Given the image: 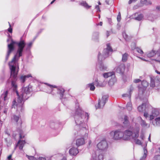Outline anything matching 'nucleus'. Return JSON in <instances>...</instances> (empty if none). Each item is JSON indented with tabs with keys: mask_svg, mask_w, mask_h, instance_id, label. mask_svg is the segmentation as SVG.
Here are the masks:
<instances>
[{
	"mask_svg": "<svg viewBox=\"0 0 160 160\" xmlns=\"http://www.w3.org/2000/svg\"><path fill=\"white\" fill-rule=\"evenodd\" d=\"M16 44L18 48L16 54L14 56L12 61L9 62L8 64L11 72V78L12 87L14 91H16L18 98L17 99V102L15 100L13 101L12 108H23L22 102L23 100H27L31 96L30 93L32 90L31 88L28 86L23 88L22 92L20 95L17 91V86L15 81L17 79V75L18 72L19 67L18 65V62L19 58L22 55V52L24 48L26 45L25 41L22 39L18 42L12 40L10 44L11 46L13 47L14 49V44Z\"/></svg>",
	"mask_w": 160,
	"mask_h": 160,
	"instance_id": "obj_1",
	"label": "nucleus"
},
{
	"mask_svg": "<svg viewBox=\"0 0 160 160\" xmlns=\"http://www.w3.org/2000/svg\"><path fill=\"white\" fill-rule=\"evenodd\" d=\"M75 112L74 118L76 127H82L84 125L86 126L84 121H88L89 118V115L88 113L84 112L80 107L79 103H76L75 108Z\"/></svg>",
	"mask_w": 160,
	"mask_h": 160,
	"instance_id": "obj_2",
	"label": "nucleus"
},
{
	"mask_svg": "<svg viewBox=\"0 0 160 160\" xmlns=\"http://www.w3.org/2000/svg\"><path fill=\"white\" fill-rule=\"evenodd\" d=\"M76 128H79L80 130L77 133V135L81 136L82 138L77 139L76 140V145L79 147L85 143V140L87 139L88 137V131L86 126L84 125L82 127H78Z\"/></svg>",
	"mask_w": 160,
	"mask_h": 160,
	"instance_id": "obj_3",
	"label": "nucleus"
},
{
	"mask_svg": "<svg viewBox=\"0 0 160 160\" xmlns=\"http://www.w3.org/2000/svg\"><path fill=\"white\" fill-rule=\"evenodd\" d=\"M139 128H136L132 131L129 130H126L123 132V140L125 141L129 140L131 139H134L135 138H138L139 136Z\"/></svg>",
	"mask_w": 160,
	"mask_h": 160,
	"instance_id": "obj_4",
	"label": "nucleus"
},
{
	"mask_svg": "<svg viewBox=\"0 0 160 160\" xmlns=\"http://www.w3.org/2000/svg\"><path fill=\"white\" fill-rule=\"evenodd\" d=\"M112 49L110 46V43L107 44V48L104 49L103 52V56L100 53H99L98 55V62H102V61L104 60L105 58L108 57L112 52Z\"/></svg>",
	"mask_w": 160,
	"mask_h": 160,
	"instance_id": "obj_5",
	"label": "nucleus"
},
{
	"mask_svg": "<svg viewBox=\"0 0 160 160\" xmlns=\"http://www.w3.org/2000/svg\"><path fill=\"white\" fill-rule=\"evenodd\" d=\"M48 86L45 88L46 92L48 93H51L53 94L52 91L54 90V88L57 89L58 90V93H59L60 95V98L61 99L63 97V93L64 92V90L63 88H57V87L56 86H52L48 84H47Z\"/></svg>",
	"mask_w": 160,
	"mask_h": 160,
	"instance_id": "obj_6",
	"label": "nucleus"
},
{
	"mask_svg": "<svg viewBox=\"0 0 160 160\" xmlns=\"http://www.w3.org/2000/svg\"><path fill=\"white\" fill-rule=\"evenodd\" d=\"M111 137L114 140H123V132L119 129L112 131L110 133Z\"/></svg>",
	"mask_w": 160,
	"mask_h": 160,
	"instance_id": "obj_7",
	"label": "nucleus"
},
{
	"mask_svg": "<svg viewBox=\"0 0 160 160\" xmlns=\"http://www.w3.org/2000/svg\"><path fill=\"white\" fill-rule=\"evenodd\" d=\"M108 98V96L105 95L102 97L101 99H99L98 104L95 105L96 109L102 108L104 106Z\"/></svg>",
	"mask_w": 160,
	"mask_h": 160,
	"instance_id": "obj_8",
	"label": "nucleus"
},
{
	"mask_svg": "<svg viewBox=\"0 0 160 160\" xmlns=\"http://www.w3.org/2000/svg\"><path fill=\"white\" fill-rule=\"evenodd\" d=\"M97 147L99 150L102 151H104L107 149L108 145L106 140H102L97 145Z\"/></svg>",
	"mask_w": 160,
	"mask_h": 160,
	"instance_id": "obj_9",
	"label": "nucleus"
},
{
	"mask_svg": "<svg viewBox=\"0 0 160 160\" xmlns=\"http://www.w3.org/2000/svg\"><path fill=\"white\" fill-rule=\"evenodd\" d=\"M11 121L13 122H15L17 124L20 125L22 124L20 116L19 115H13L11 117Z\"/></svg>",
	"mask_w": 160,
	"mask_h": 160,
	"instance_id": "obj_10",
	"label": "nucleus"
},
{
	"mask_svg": "<svg viewBox=\"0 0 160 160\" xmlns=\"http://www.w3.org/2000/svg\"><path fill=\"white\" fill-rule=\"evenodd\" d=\"M8 94V91L4 92L1 95L0 97V103L4 104L5 102L7 99V96Z\"/></svg>",
	"mask_w": 160,
	"mask_h": 160,
	"instance_id": "obj_11",
	"label": "nucleus"
},
{
	"mask_svg": "<svg viewBox=\"0 0 160 160\" xmlns=\"http://www.w3.org/2000/svg\"><path fill=\"white\" fill-rule=\"evenodd\" d=\"M159 114V112L157 109H154L152 111V114L149 116V120H152L154 118L157 117Z\"/></svg>",
	"mask_w": 160,
	"mask_h": 160,
	"instance_id": "obj_12",
	"label": "nucleus"
},
{
	"mask_svg": "<svg viewBox=\"0 0 160 160\" xmlns=\"http://www.w3.org/2000/svg\"><path fill=\"white\" fill-rule=\"evenodd\" d=\"M144 17L143 14L140 12H136L134 14V18L135 20L138 21H140L142 20Z\"/></svg>",
	"mask_w": 160,
	"mask_h": 160,
	"instance_id": "obj_13",
	"label": "nucleus"
},
{
	"mask_svg": "<svg viewBox=\"0 0 160 160\" xmlns=\"http://www.w3.org/2000/svg\"><path fill=\"white\" fill-rule=\"evenodd\" d=\"M125 66L123 64H121L118 66L116 69V71L118 73L122 74L124 72Z\"/></svg>",
	"mask_w": 160,
	"mask_h": 160,
	"instance_id": "obj_14",
	"label": "nucleus"
},
{
	"mask_svg": "<svg viewBox=\"0 0 160 160\" xmlns=\"http://www.w3.org/2000/svg\"><path fill=\"white\" fill-rule=\"evenodd\" d=\"M13 51V47L11 46V45H8V51L5 58L6 61L8 60L10 53Z\"/></svg>",
	"mask_w": 160,
	"mask_h": 160,
	"instance_id": "obj_15",
	"label": "nucleus"
},
{
	"mask_svg": "<svg viewBox=\"0 0 160 160\" xmlns=\"http://www.w3.org/2000/svg\"><path fill=\"white\" fill-rule=\"evenodd\" d=\"M96 153H93L92 155V158L93 160H102L104 157L102 154H100L98 155V157H97Z\"/></svg>",
	"mask_w": 160,
	"mask_h": 160,
	"instance_id": "obj_16",
	"label": "nucleus"
},
{
	"mask_svg": "<svg viewBox=\"0 0 160 160\" xmlns=\"http://www.w3.org/2000/svg\"><path fill=\"white\" fill-rule=\"evenodd\" d=\"M25 143V141L19 140L15 147L14 149H16L17 147L18 146L19 149L20 150H22Z\"/></svg>",
	"mask_w": 160,
	"mask_h": 160,
	"instance_id": "obj_17",
	"label": "nucleus"
},
{
	"mask_svg": "<svg viewBox=\"0 0 160 160\" xmlns=\"http://www.w3.org/2000/svg\"><path fill=\"white\" fill-rule=\"evenodd\" d=\"M69 153L72 155L75 156L78 153V151L77 148L72 147L69 150Z\"/></svg>",
	"mask_w": 160,
	"mask_h": 160,
	"instance_id": "obj_18",
	"label": "nucleus"
},
{
	"mask_svg": "<svg viewBox=\"0 0 160 160\" xmlns=\"http://www.w3.org/2000/svg\"><path fill=\"white\" fill-rule=\"evenodd\" d=\"M116 82V79L115 78V75L112 76L111 78L109 80L108 82V84L109 86H112Z\"/></svg>",
	"mask_w": 160,
	"mask_h": 160,
	"instance_id": "obj_19",
	"label": "nucleus"
},
{
	"mask_svg": "<svg viewBox=\"0 0 160 160\" xmlns=\"http://www.w3.org/2000/svg\"><path fill=\"white\" fill-rule=\"evenodd\" d=\"M122 121L123 122V123L124 124L125 127H127L129 125V122L128 120V117L127 116L125 115L124 118H122Z\"/></svg>",
	"mask_w": 160,
	"mask_h": 160,
	"instance_id": "obj_20",
	"label": "nucleus"
},
{
	"mask_svg": "<svg viewBox=\"0 0 160 160\" xmlns=\"http://www.w3.org/2000/svg\"><path fill=\"white\" fill-rule=\"evenodd\" d=\"M97 66L99 67V69L101 71H104L107 68V67L105 66L102 62H98Z\"/></svg>",
	"mask_w": 160,
	"mask_h": 160,
	"instance_id": "obj_21",
	"label": "nucleus"
},
{
	"mask_svg": "<svg viewBox=\"0 0 160 160\" xmlns=\"http://www.w3.org/2000/svg\"><path fill=\"white\" fill-rule=\"evenodd\" d=\"M32 77L31 74H29L21 76L20 78V79L21 82H24L25 81L26 78Z\"/></svg>",
	"mask_w": 160,
	"mask_h": 160,
	"instance_id": "obj_22",
	"label": "nucleus"
},
{
	"mask_svg": "<svg viewBox=\"0 0 160 160\" xmlns=\"http://www.w3.org/2000/svg\"><path fill=\"white\" fill-rule=\"evenodd\" d=\"M152 123L154 126H158L160 124V117H158L155 118V120L152 122Z\"/></svg>",
	"mask_w": 160,
	"mask_h": 160,
	"instance_id": "obj_23",
	"label": "nucleus"
},
{
	"mask_svg": "<svg viewBox=\"0 0 160 160\" xmlns=\"http://www.w3.org/2000/svg\"><path fill=\"white\" fill-rule=\"evenodd\" d=\"M80 5L83 6L87 9H88L91 7V6L88 5L86 1H82L80 3Z\"/></svg>",
	"mask_w": 160,
	"mask_h": 160,
	"instance_id": "obj_24",
	"label": "nucleus"
},
{
	"mask_svg": "<svg viewBox=\"0 0 160 160\" xmlns=\"http://www.w3.org/2000/svg\"><path fill=\"white\" fill-rule=\"evenodd\" d=\"M138 119L141 120L140 124L142 127H149V125H148V124L146 123V122L145 121L142 120V119L141 117H138Z\"/></svg>",
	"mask_w": 160,
	"mask_h": 160,
	"instance_id": "obj_25",
	"label": "nucleus"
},
{
	"mask_svg": "<svg viewBox=\"0 0 160 160\" xmlns=\"http://www.w3.org/2000/svg\"><path fill=\"white\" fill-rule=\"evenodd\" d=\"M114 75V72H113L105 73L103 74V77L105 78H107L110 77H112Z\"/></svg>",
	"mask_w": 160,
	"mask_h": 160,
	"instance_id": "obj_26",
	"label": "nucleus"
},
{
	"mask_svg": "<svg viewBox=\"0 0 160 160\" xmlns=\"http://www.w3.org/2000/svg\"><path fill=\"white\" fill-rule=\"evenodd\" d=\"M92 83L94 86L95 85L98 87H103L105 86V85L102 83H99V82H98L97 79L95 80V81L92 82Z\"/></svg>",
	"mask_w": 160,
	"mask_h": 160,
	"instance_id": "obj_27",
	"label": "nucleus"
},
{
	"mask_svg": "<svg viewBox=\"0 0 160 160\" xmlns=\"http://www.w3.org/2000/svg\"><path fill=\"white\" fill-rule=\"evenodd\" d=\"M132 92L131 90H130L129 92L128 93L124 94L122 95V97H126L128 100L129 101L131 100V92Z\"/></svg>",
	"mask_w": 160,
	"mask_h": 160,
	"instance_id": "obj_28",
	"label": "nucleus"
},
{
	"mask_svg": "<svg viewBox=\"0 0 160 160\" xmlns=\"http://www.w3.org/2000/svg\"><path fill=\"white\" fill-rule=\"evenodd\" d=\"M146 107V104L144 103H142V105L139 106L138 108L139 112H142L144 110Z\"/></svg>",
	"mask_w": 160,
	"mask_h": 160,
	"instance_id": "obj_29",
	"label": "nucleus"
},
{
	"mask_svg": "<svg viewBox=\"0 0 160 160\" xmlns=\"http://www.w3.org/2000/svg\"><path fill=\"white\" fill-rule=\"evenodd\" d=\"M87 87L89 88L90 90L91 91H94L95 89V87L92 83L88 84L87 85Z\"/></svg>",
	"mask_w": 160,
	"mask_h": 160,
	"instance_id": "obj_30",
	"label": "nucleus"
},
{
	"mask_svg": "<svg viewBox=\"0 0 160 160\" xmlns=\"http://www.w3.org/2000/svg\"><path fill=\"white\" fill-rule=\"evenodd\" d=\"M138 138H135L134 139H133L132 140H134L135 143L139 145H142V142L139 139H137Z\"/></svg>",
	"mask_w": 160,
	"mask_h": 160,
	"instance_id": "obj_31",
	"label": "nucleus"
},
{
	"mask_svg": "<svg viewBox=\"0 0 160 160\" xmlns=\"http://www.w3.org/2000/svg\"><path fill=\"white\" fill-rule=\"evenodd\" d=\"M141 3L146 5H150L152 4L151 2L149 0H144L143 1H141Z\"/></svg>",
	"mask_w": 160,
	"mask_h": 160,
	"instance_id": "obj_32",
	"label": "nucleus"
},
{
	"mask_svg": "<svg viewBox=\"0 0 160 160\" xmlns=\"http://www.w3.org/2000/svg\"><path fill=\"white\" fill-rule=\"evenodd\" d=\"M126 108L128 111H130L132 110V104L130 101L127 103Z\"/></svg>",
	"mask_w": 160,
	"mask_h": 160,
	"instance_id": "obj_33",
	"label": "nucleus"
},
{
	"mask_svg": "<svg viewBox=\"0 0 160 160\" xmlns=\"http://www.w3.org/2000/svg\"><path fill=\"white\" fill-rule=\"evenodd\" d=\"M128 53H126L122 55V61L123 62H126L128 58Z\"/></svg>",
	"mask_w": 160,
	"mask_h": 160,
	"instance_id": "obj_34",
	"label": "nucleus"
},
{
	"mask_svg": "<svg viewBox=\"0 0 160 160\" xmlns=\"http://www.w3.org/2000/svg\"><path fill=\"white\" fill-rule=\"evenodd\" d=\"M144 153L143 156L142 157V158L140 159V160H145V158L147 156V151L146 149H144Z\"/></svg>",
	"mask_w": 160,
	"mask_h": 160,
	"instance_id": "obj_35",
	"label": "nucleus"
},
{
	"mask_svg": "<svg viewBox=\"0 0 160 160\" xmlns=\"http://www.w3.org/2000/svg\"><path fill=\"white\" fill-rule=\"evenodd\" d=\"M155 54V51H152L148 54L147 56L148 57H152L154 56Z\"/></svg>",
	"mask_w": 160,
	"mask_h": 160,
	"instance_id": "obj_36",
	"label": "nucleus"
},
{
	"mask_svg": "<svg viewBox=\"0 0 160 160\" xmlns=\"http://www.w3.org/2000/svg\"><path fill=\"white\" fill-rule=\"evenodd\" d=\"M142 85L144 88H146L148 85V83L147 81L143 80L142 82Z\"/></svg>",
	"mask_w": 160,
	"mask_h": 160,
	"instance_id": "obj_37",
	"label": "nucleus"
},
{
	"mask_svg": "<svg viewBox=\"0 0 160 160\" xmlns=\"http://www.w3.org/2000/svg\"><path fill=\"white\" fill-rule=\"evenodd\" d=\"M151 87L153 88L155 86V83L154 79L152 78H151V82L150 84Z\"/></svg>",
	"mask_w": 160,
	"mask_h": 160,
	"instance_id": "obj_38",
	"label": "nucleus"
},
{
	"mask_svg": "<svg viewBox=\"0 0 160 160\" xmlns=\"http://www.w3.org/2000/svg\"><path fill=\"white\" fill-rule=\"evenodd\" d=\"M99 35V33L98 32H94L92 35V38L93 39H97Z\"/></svg>",
	"mask_w": 160,
	"mask_h": 160,
	"instance_id": "obj_39",
	"label": "nucleus"
},
{
	"mask_svg": "<svg viewBox=\"0 0 160 160\" xmlns=\"http://www.w3.org/2000/svg\"><path fill=\"white\" fill-rule=\"evenodd\" d=\"M32 42H30L28 43L27 44V47L26 48L27 50H29L32 47Z\"/></svg>",
	"mask_w": 160,
	"mask_h": 160,
	"instance_id": "obj_40",
	"label": "nucleus"
},
{
	"mask_svg": "<svg viewBox=\"0 0 160 160\" xmlns=\"http://www.w3.org/2000/svg\"><path fill=\"white\" fill-rule=\"evenodd\" d=\"M26 157H27V158L29 160H37L36 158H35L33 156H29L27 155H26Z\"/></svg>",
	"mask_w": 160,
	"mask_h": 160,
	"instance_id": "obj_41",
	"label": "nucleus"
},
{
	"mask_svg": "<svg viewBox=\"0 0 160 160\" xmlns=\"http://www.w3.org/2000/svg\"><path fill=\"white\" fill-rule=\"evenodd\" d=\"M137 52L141 54H143V52L142 50L139 48L137 47L136 48Z\"/></svg>",
	"mask_w": 160,
	"mask_h": 160,
	"instance_id": "obj_42",
	"label": "nucleus"
},
{
	"mask_svg": "<svg viewBox=\"0 0 160 160\" xmlns=\"http://www.w3.org/2000/svg\"><path fill=\"white\" fill-rule=\"evenodd\" d=\"M131 48L132 50H134L136 48V44L134 43H132L131 45Z\"/></svg>",
	"mask_w": 160,
	"mask_h": 160,
	"instance_id": "obj_43",
	"label": "nucleus"
},
{
	"mask_svg": "<svg viewBox=\"0 0 160 160\" xmlns=\"http://www.w3.org/2000/svg\"><path fill=\"white\" fill-rule=\"evenodd\" d=\"M154 160H160V155H157L155 156L154 157Z\"/></svg>",
	"mask_w": 160,
	"mask_h": 160,
	"instance_id": "obj_44",
	"label": "nucleus"
},
{
	"mask_svg": "<svg viewBox=\"0 0 160 160\" xmlns=\"http://www.w3.org/2000/svg\"><path fill=\"white\" fill-rule=\"evenodd\" d=\"M38 160H51V159H48V158H44L42 157H39Z\"/></svg>",
	"mask_w": 160,
	"mask_h": 160,
	"instance_id": "obj_45",
	"label": "nucleus"
},
{
	"mask_svg": "<svg viewBox=\"0 0 160 160\" xmlns=\"http://www.w3.org/2000/svg\"><path fill=\"white\" fill-rule=\"evenodd\" d=\"M8 22L9 24V28L8 29V31L9 32L12 33V28H11V26L10 23L9 22Z\"/></svg>",
	"mask_w": 160,
	"mask_h": 160,
	"instance_id": "obj_46",
	"label": "nucleus"
},
{
	"mask_svg": "<svg viewBox=\"0 0 160 160\" xmlns=\"http://www.w3.org/2000/svg\"><path fill=\"white\" fill-rule=\"evenodd\" d=\"M122 35H123V36L124 37V38H125V39L126 40H127V38H128V36L127 35V34H126V33L125 32H123L122 33Z\"/></svg>",
	"mask_w": 160,
	"mask_h": 160,
	"instance_id": "obj_47",
	"label": "nucleus"
},
{
	"mask_svg": "<svg viewBox=\"0 0 160 160\" xmlns=\"http://www.w3.org/2000/svg\"><path fill=\"white\" fill-rule=\"evenodd\" d=\"M121 17L120 12H119L117 17V20L118 22H119L121 20Z\"/></svg>",
	"mask_w": 160,
	"mask_h": 160,
	"instance_id": "obj_48",
	"label": "nucleus"
},
{
	"mask_svg": "<svg viewBox=\"0 0 160 160\" xmlns=\"http://www.w3.org/2000/svg\"><path fill=\"white\" fill-rule=\"evenodd\" d=\"M95 9L97 10V12H100V9L98 5H96L95 7Z\"/></svg>",
	"mask_w": 160,
	"mask_h": 160,
	"instance_id": "obj_49",
	"label": "nucleus"
},
{
	"mask_svg": "<svg viewBox=\"0 0 160 160\" xmlns=\"http://www.w3.org/2000/svg\"><path fill=\"white\" fill-rule=\"evenodd\" d=\"M141 81V80L140 79H135L134 80V82H135V83H137Z\"/></svg>",
	"mask_w": 160,
	"mask_h": 160,
	"instance_id": "obj_50",
	"label": "nucleus"
},
{
	"mask_svg": "<svg viewBox=\"0 0 160 160\" xmlns=\"http://www.w3.org/2000/svg\"><path fill=\"white\" fill-rule=\"evenodd\" d=\"M111 32H110L108 31H107L106 32V35L107 37H108L110 34Z\"/></svg>",
	"mask_w": 160,
	"mask_h": 160,
	"instance_id": "obj_51",
	"label": "nucleus"
},
{
	"mask_svg": "<svg viewBox=\"0 0 160 160\" xmlns=\"http://www.w3.org/2000/svg\"><path fill=\"white\" fill-rule=\"evenodd\" d=\"M144 116L146 118H147L148 117V113L147 112H145L144 114Z\"/></svg>",
	"mask_w": 160,
	"mask_h": 160,
	"instance_id": "obj_52",
	"label": "nucleus"
},
{
	"mask_svg": "<svg viewBox=\"0 0 160 160\" xmlns=\"http://www.w3.org/2000/svg\"><path fill=\"white\" fill-rule=\"evenodd\" d=\"M137 0H130L128 2V3L130 4L132 2L136 1Z\"/></svg>",
	"mask_w": 160,
	"mask_h": 160,
	"instance_id": "obj_53",
	"label": "nucleus"
},
{
	"mask_svg": "<svg viewBox=\"0 0 160 160\" xmlns=\"http://www.w3.org/2000/svg\"><path fill=\"white\" fill-rule=\"evenodd\" d=\"M112 0H106V2L107 4H109V2L110 1L112 2Z\"/></svg>",
	"mask_w": 160,
	"mask_h": 160,
	"instance_id": "obj_54",
	"label": "nucleus"
},
{
	"mask_svg": "<svg viewBox=\"0 0 160 160\" xmlns=\"http://www.w3.org/2000/svg\"><path fill=\"white\" fill-rule=\"evenodd\" d=\"M140 138H141V139L143 140L144 138V137L143 134H142L140 136Z\"/></svg>",
	"mask_w": 160,
	"mask_h": 160,
	"instance_id": "obj_55",
	"label": "nucleus"
},
{
	"mask_svg": "<svg viewBox=\"0 0 160 160\" xmlns=\"http://www.w3.org/2000/svg\"><path fill=\"white\" fill-rule=\"evenodd\" d=\"M12 158V155H10L8 157V159L9 160H11Z\"/></svg>",
	"mask_w": 160,
	"mask_h": 160,
	"instance_id": "obj_56",
	"label": "nucleus"
},
{
	"mask_svg": "<svg viewBox=\"0 0 160 160\" xmlns=\"http://www.w3.org/2000/svg\"><path fill=\"white\" fill-rule=\"evenodd\" d=\"M102 22H100L99 23L97 24V25H100L102 26Z\"/></svg>",
	"mask_w": 160,
	"mask_h": 160,
	"instance_id": "obj_57",
	"label": "nucleus"
},
{
	"mask_svg": "<svg viewBox=\"0 0 160 160\" xmlns=\"http://www.w3.org/2000/svg\"><path fill=\"white\" fill-rule=\"evenodd\" d=\"M8 109L7 108H5L4 110V112L5 113H6L7 112Z\"/></svg>",
	"mask_w": 160,
	"mask_h": 160,
	"instance_id": "obj_58",
	"label": "nucleus"
},
{
	"mask_svg": "<svg viewBox=\"0 0 160 160\" xmlns=\"http://www.w3.org/2000/svg\"><path fill=\"white\" fill-rule=\"evenodd\" d=\"M61 160H67V158L65 157H64Z\"/></svg>",
	"mask_w": 160,
	"mask_h": 160,
	"instance_id": "obj_59",
	"label": "nucleus"
},
{
	"mask_svg": "<svg viewBox=\"0 0 160 160\" xmlns=\"http://www.w3.org/2000/svg\"><path fill=\"white\" fill-rule=\"evenodd\" d=\"M156 9L160 11V6H158V7H157V8H156Z\"/></svg>",
	"mask_w": 160,
	"mask_h": 160,
	"instance_id": "obj_60",
	"label": "nucleus"
},
{
	"mask_svg": "<svg viewBox=\"0 0 160 160\" xmlns=\"http://www.w3.org/2000/svg\"><path fill=\"white\" fill-rule=\"evenodd\" d=\"M138 6H137V5H136V6H134V7H133V8L134 9H137V8H138Z\"/></svg>",
	"mask_w": 160,
	"mask_h": 160,
	"instance_id": "obj_61",
	"label": "nucleus"
},
{
	"mask_svg": "<svg viewBox=\"0 0 160 160\" xmlns=\"http://www.w3.org/2000/svg\"><path fill=\"white\" fill-rule=\"evenodd\" d=\"M108 22H109V23L111 24V19L110 18H108Z\"/></svg>",
	"mask_w": 160,
	"mask_h": 160,
	"instance_id": "obj_62",
	"label": "nucleus"
},
{
	"mask_svg": "<svg viewBox=\"0 0 160 160\" xmlns=\"http://www.w3.org/2000/svg\"><path fill=\"white\" fill-rule=\"evenodd\" d=\"M148 139L149 141L151 142V139H150V135H149V136L148 138Z\"/></svg>",
	"mask_w": 160,
	"mask_h": 160,
	"instance_id": "obj_63",
	"label": "nucleus"
},
{
	"mask_svg": "<svg viewBox=\"0 0 160 160\" xmlns=\"http://www.w3.org/2000/svg\"><path fill=\"white\" fill-rule=\"evenodd\" d=\"M156 72L157 73H158V74H160V72H159V71H157V70H156Z\"/></svg>",
	"mask_w": 160,
	"mask_h": 160,
	"instance_id": "obj_64",
	"label": "nucleus"
}]
</instances>
